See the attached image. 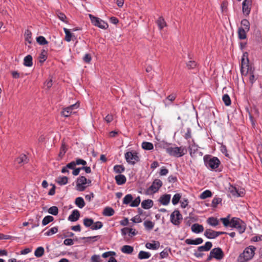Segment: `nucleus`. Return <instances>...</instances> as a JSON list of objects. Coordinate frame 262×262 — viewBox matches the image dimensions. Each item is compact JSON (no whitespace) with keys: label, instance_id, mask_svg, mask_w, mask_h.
<instances>
[{"label":"nucleus","instance_id":"1","mask_svg":"<svg viewBox=\"0 0 262 262\" xmlns=\"http://www.w3.org/2000/svg\"><path fill=\"white\" fill-rule=\"evenodd\" d=\"M226 228H232L236 229H246L245 223L238 217H232L228 215L226 217L221 218L220 220Z\"/></svg>","mask_w":262,"mask_h":262},{"label":"nucleus","instance_id":"2","mask_svg":"<svg viewBox=\"0 0 262 262\" xmlns=\"http://www.w3.org/2000/svg\"><path fill=\"white\" fill-rule=\"evenodd\" d=\"M205 166L211 170H217V168L221 164V161L218 158L210 155H206L203 157Z\"/></svg>","mask_w":262,"mask_h":262},{"label":"nucleus","instance_id":"3","mask_svg":"<svg viewBox=\"0 0 262 262\" xmlns=\"http://www.w3.org/2000/svg\"><path fill=\"white\" fill-rule=\"evenodd\" d=\"M255 249V247L252 246L246 248L239 255L237 259L238 262H246L251 259L254 256Z\"/></svg>","mask_w":262,"mask_h":262},{"label":"nucleus","instance_id":"4","mask_svg":"<svg viewBox=\"0 0 262 262\" xmlns=\"http://www.w3.org/2000/svg\"><path fill=\"white\" fill-rule=\"evenodd\" d=\"M166 152L171 156L181 157L187 152L186 149L182 147H169L166 148Z\"/></svg>","mask_w":262,"mask_h":262},{"label":"nucleus","instance_id":"5","mask_svg":"<svg viewBox=\"0 0 262 262\" xmlns=\"http://www.w3.org/2000/svg\"><path fill=\"white\" fill-rule=\"evenodd\" d=\"M125 159L126 162L132 165H135L140 161V157L138 153L136 151H127L125 154Z\"/></svg>","mask_w":262,"mask_h":262},{"label":"nucleus","instance_id":"6","mask_svg":"<svg viewBox=\"0 0 262 262\" xmlns=\"http://www.w3.org/2000/svg\"><path fill=\"white\" fill-rule=\"evenodd\" d=\"M89 16L91 19V23L95 26L103 29H106L108 27L107 23L99 17L94 16L91 14H89Z\"/></svg>","mask_w":262,"mask_h":262},{"label":"nucleus","instance_id":"7","mask_svg":"<svg viewBox=\"0 0 262 262\" xmlns=\"http://www.w3.org/2000/svg\"><path fill=\"white\" fill-rule=\"evenodd\" d=\"M83 224L86 228L91 227V229H99L103 226L102 222L98 221L94 223L93 219L89 218L84 219Z\"/></svg>","mask_w":262,"mask_h":262},{"label":"nucleus","instance_id":"8","mask_svg":"<svg viewBox=\"0 0 262 262\" xmlns=\"http://www.w3.org/2000/svg\"><path fill=\"white\" fill-rule=\"evenodd\" d=\"M224 257V253L222 250L220 248H214L210 252L207 257V260L210 261L212 258H215L217 260L222 259Z\"/></svg>","mask_w":262,"mask_h":262},{"label":"nucleus","instance_id":"9","mask_svg":"<svg viewBox=\"0 0 262 262\" xmlns=\"http://www.w3.org/2000/svg\"><path fill=\"white\" fill-rule=\"evenodd\" d=\"M195 219L193 217H187L184 220L186 227L191 226V229H204L202 225L194 223Z\"/></svg>","mask_w":262,"mask_h":262},{"label":"nucleus","instance_id":"10","mask_svg":"<svg viewBox=\"0 0 262 262\" xmlns=\"http://www.w3.org/2000/svg\"><path fill=\"white\" fill-rule=\"evenodd\" d=\"M249 59L248 58V53L245 52L243 54L242 60H241V72L242 75L244 74V72L248 69L253 68L249 64Z\"/></svg>","mask_w":262,"mask_h":262},{"label":"nucleus","instance_id":"11","mask_svg":"<svg viewBox=\"0 0 262 262\" xmlns=\"http://www.w3.org/2000/svg\"><path fill=\"white\" fill-rule=\"evenodd\" d=\"M87 179L84 176H80L76 180V190L79 191H84L86 188Z\"/></svg>","mask_w":262,"mask_h":262},{"label":"nucleus","instance_id":"12","mask_svg":"<svg viewBox=\"0 0 262 262\" xmlns=\"http://www.w3.org/2000/svg\"><path fill=\"white\" fill-rule=\"evenodd\" d=\"M182 220V216L180 211L175 210L170 215L171 222L174 225H178Z\"/></svg>","mask_w":262,"mask_h":262},{"label":"nucleus","instance_id":"13","mask_svg":"<svg viewBox=\"0 0 262 262\" xmlns=\"http://www.w3.org/2000/svg\"><path fill=\"white\" fill-rule=\"evenodd\" d=\"M138 233L137 230H121V234L124 239L126 241H129L135 235Z\"/></svg>","mask_w":262,"mask_h":262},{"label":"nucleus","instance_id":"14","mask_svg":"<svg viewBox=\"0 0 262 262\" xmlns=\"http://www.w3.org/2000/svg\"><path fill=\"white\" fill-rule=\"evenodd\" d=\"M79 107V104L77 103L71 105L70 106L64 108L63 109V111L61 112V114L62 116L66 117H68L70 116L72 113V111L77 108Z\"/></svg>","mask_w":262,"mask_h":262},{"label":"nucleus","instance_id":"15","mask_svg":"<svg viewBox=\"0 0 262 262\" xmlns=\"http://www.w3.org/2000/svg\"><path fill=\"white\" fill-rule=\"evenodd\" d=\"M162 186V182L159 179H156L152 182L151 185L147 189L148 192L151 191L154 193L157 192Z\"/></svg>","mask_w":262,"mask_h":262},{"label":"nucleus","instance_id":"16","mask_svg":"<svg viewBox=\"0 0 262 262\" xmlns=\"http://www.w3.org/2000/svg\"><path fill=\"white\" fill-rule=\"evenodd\" d=\"M226 233L224 232H215L214 230H205L204 235L208 238H214L220 235Z\"/></svg>","mask_w":262,"mask_h":262},{"label":"nucleus","instance_id":"17","mask_svg":"<svg viewBox=\"0 0 262 262\" xmlns=\"http://www.w3.org/2000/svg\"><path fill=\"white\" fill-rule=\"evenodd\" d=\"M251 3V0H244L242 3V10L244 14L249 15L250 10V5Z\"/></svg>","mask_w":262,"mask_h":262},{"label":"nucleus","instance_id":"18","mask_svg":"<svg viewBox=\"0 0 262 262\" xmlns=\"http://www.w3.org/2000/svg\"><path fill=\"white\" fill-rule=\"evenodd\" d=\"M160 244L158 241H152V243H146L145 247L148 249L156 250L160 247Z\"/></svg>","mask_w":262,"mask_h":262},{"label":"nucleus","instance_id":"19","mask_svg":"<svg viewBox=\"0 0 262 262\" xmlns=\"http://www.w3.org/2000/svg\"><path fill=\"white\" fill-rule=\"evenodd\" d=\"M170 194H165L160 197L159 201L163 205H167L170 202Z\"/></svg>","mask_w":262,"mask_h":262},{"label":"nucleus","instance_id":"20","mask_svg":"<svg viewBox=\"0 0 262 262\" xmlns=\"http://www.w3.org/2000/svg\"><path fill=\"white\" fill-rule=\"evenodd\" d=\"M254 68H250L246 70L245 73L244 74L246 75L248 73H249V80L251 85H252L255 82L256 79L254 75Z\"/></svg>","mask_w":262,"mask_h":262},{"label":"nucleus","instance_id":"21","mask_svg":"<svg viewBox=\"0 0 262 262\" xmlns=\"http://www.w3.org/2000/svg\"><path fill=\"white\" fill-rule=\"evenodd\" d=\"M80 216L79 211L77 210H74L72 213L69 216L68 219L72 222H75L78 220Z\"/></svg>","mask_w":262,"mask_h":262},{"label":"nucleus","instance_id":"22","mask_svg":"<svg viewBox=\"0 0 262 262\" xmlns=\"http://www.w3.org/2000/svg\"><path fill=\"white\" fill-rule=\"evenodd\" d=\"M115 179L116 180V183L118 185H123L125 184L126 181V178L125 176L121 174L116 176Z\"/></svg>","mask_w":262,"mask_h":262},{"label":"nucleus","instance_id":"23","mask_svg":"<svg viewBox=\"0 0 262 262\" xmlns=\"http://www.w3.org/2000/svg\"><path fill=\"white\" fill-rule=\"evenodd\" d=\"M154 205V202L151 200H145L141 203V206L145 209H149Z\"/></svg>","mask_w":262,"mask_h":262},{"label":"nucleus","instance_id":"24","mask_svg":"<svg viewBox=\"0 0 262 262\" xmlns=\"http://www.w3.org/2000/svg\"><path fill=\"white\" fill-rule=\"evenodd\" d=\"M203 239L202 238H200V237L196 238L195 239H192L188 238V239H186L185 240V243L187 244H188V245H199L200 244H202L203 243Z\"/></svg>","mask_w":262,"mask_h":262},{"label":"nucleus","instance_id":"25","mask_svg":"<svg viewBox=\"0 0 262 262\" xmlns=\"http://www.w3.org/2000/svg\"><path fill=\"white\" fill-rule=\"evenodd\" d=\"M212 246L210 242H207L204 246L199 247L198 250L199 252L208 251L211 248Z\"/></svg>","mask_w":262,"mask_h":262},{"label":"nucleus","instance_id":"26","mask_svg":"<svg viewBox=\"0 0 262 262\" xmlns=\"http://www.w3.org/2000/svg\"><path fill=\"white\" fill-rule=\"evenodd\" d=\"M55 182L59 185H64L68 182V178L66 176H59L55 180Z\"/></svg>","mask_w":262,"mask_h":262},{"label":"nucleus","instance_id":"27","mask_svg":"<svg viewBox=\"0 0 262 262\" xmlns=\"http://www.w3.org/2000/svg\"><path fill=\"white\" fill-rule=\"evenodd\" d=\"M24 64L28 67H31L32 66V57L31 55H28L24 58Z\"/></svg>","mask_w":262,"mask_h":262},{"label":"nucleus","instance_id":"28","mask_svg":"<svg viewBox=\"0 0 262 262\" xmlns=\"http://www.w3.org/2000/svg\"><path fill=\"white\" fill-rule=\"evenodd\" d=\"M151 256V254L148 252L140 251L138 254V257L140 259H148Z\"/></svg>","mask_w":262,"mask_h":262},{"label":"nucleus","instance_id":"29","mask_svg":"<svg viewBox=\"0 0 262 262\" xmlns=\"http://www.w3.org/2000/svg\"><path fill=\"white\" fill-rule=\"evenodd\" d=\"M207 223L212 227H216L219 224V220L214 217H210L207 220Z\"/></svg>","mask_w":262,"mask_h":262},{"label":"nucleus","instance_id":"30","mask_svg":"<svg viewBox=\"0 0 262 262\" xmlns=\"http://www.w3.org/2000/svg\"><path fill=\"white\" fill-rule=\"evenodd\" d=\"M15 161L19 164H24L28 162V159L26 155L22 154L20 156L16 159Z\"/></svg>","mask_w":262,"mask_h":262},{"label":"nucleus","instance_id":"31","mask_svg":"<svg viewBox=\"0 0 262 262\" xmlns=\"http://www.w3.org/2000/svg\"><path fill=\"white\" fill-rule=\"evenodd\" d=\"M100 238V235H95L89 237H84L82 239L84 240L85 242L91 243L98 241Z\"/></svg>","mask_w":262,"mask_h":262},{"label":"nucleus","instance_id":"32","mask_svg":"<svg viewBox=\"0 0 262 262\" xmlns=\"http://www.w3.org/2000/svg\"><path fill=\"white\" fill-rule=\"evenodd\" d=\"M157 24L158 25L159 29L161 30L164 27L166 26V23L162 16H160L159 17V18L157 20Z\"/></svg>","mask_w":262,"mask_h":262},{"label":"nucleus","instance_id":"33","mask_svg":"<svg viewBox=\"0 0 262 262\" xmlns=\"http://www.w3.org/2000/svg\"><path fill=\"white\" fill-rule=\"evenodd\" d=\"M134 251L133 247L129 245L123 246L121 248L122 252L125 254H131Z\"/></svg>","mask_w":262,"mask_h":262},{"label":"nucleus","instance_id":"34","mask_svg":"<svg viewBox=\"0 0 262 262\" xmlns=\"http://www.w3.org/2000/svg\"><path fill=\"white\" fill-rule=\"evenodd\" d=\"M115 213L114 210L110 207H105L103 211V214L104 216H111L114 215Z\"/></svg>","mask_w":262,"mask_h":262},{"label":"nucleus","instance_id":"35","mask_svg":"<svg viewBox=\"0 0 262 262\" xmlns=\"http://www.w3.org/2000/svg\"><path fill=\"white\" fill-rule=\"evenodd\" d=\"M248 31H246L242 28H239L238 29V37L240 39H245L247 38L246 33Z\"/></svg>","mask_w":262,"mask_h":262},{"label":"nucleus","instance_id":"36","mask_svg":"<svg viewBox=\"0 0 262 262\" xmlns=\"http://www.w3.org/2000/svg\"><path fill=\"white\" fill-rule=\"evenodd\" d=\"M176 96L174 94L168 95L166 98L164 100V103L165 105H169L173 100H175Z\"/></svg>","mask_w":262,"mask_h":262},{"label":"nucleus","instance_id":"37","mask_svg":"<svg viewBox=\"0 0 262 262\" xmlns=\"http://www.w3.org/2000/svg\"><path fill=\"white\" fill-rule=\"evenodd\" d=\"M75 204L80 208H82L85 205L84 201L82 197L77 198L75 200Z\"/></svg>","mask_w":262,"mask_h":262},{"label":"nucleus","instance_id":"38","mask_svg":"<svg viewBox=\"0 0 262 262\" xmlns=\"http://www.w3.org/2000/svg\"><path fill=\"white\" fill-rule=\"evenodd\" d=\"M198 148V146L193 142L192 144L189 145V150L191 156H192V155L194 154L197 151Z\"/></svg>","mask_w":262,"mask_h":262},{"label":"nucleus","instance_id":"39","mask_svg":"<svg viewBox=\"0 0 262 262\" xmlns=\"http://www.w3.org/2000/svg\"><path fill=\"white\" fill-rule=\"evenodd\" d=\"M45 253V249L42 247H38L34 252V255L37 257H41Z\"/></svg>","mask_w":262,"mask_h":262},{"label":"nucleus","instance_id":"40","mask_svg":"<svg viewBox=\"0 0 262 262\" xmlns=\"http://www.w3.org/2000/svg\"><path fill=\"white\" fill-rule=\"evenodd\" d=\"M114 171L117 173H121L125 171V167L122 165H116L113 168Z\"/></svg>","mask_w":262,"mask_h":262},{"label":"nucleus","instance_id":"41","mask_svg":"<svg viewBox=\"0 0 262 262\" xmlns=\"http://www.w3.org/2000/svg\"><path fill=\"white\" fill-rule=\"evenodd\" d=\"M241 25L242 27L241 28H243L246 31H249L250 30V23L247 19H244L241 21Z\"/></svg>","mask_w":262,"mask_h":262},{"label":"nucleus","instance_id":"42","mask_svg":"<svg viewBox=\"0 0 262 262\" xmlns=\"http://www.w3.org/2000/svg\"><path fill=\"white\" fill-rule=\"evenodd\" d=\"M142 147L145 150H150L154 148V145L151 142L145 141L142 142Z\"/></svg>","mask_w":262,"mask_h":262},{"label":"nucleus","instance_id":"43","mask_svg":"<svg viewBox=\"0 0 262 262\" xmlns=\"http://www.w3.org/2000/svg\"><path fill=\"white\" fill-rule=\"evenodd\" d=\"M121 225L123 226L128 225L129 227H124L122 229H133V225H132L131 222H129L128 219L127 218L124 219V220L120 221Z\"/></svg>","mask_w":262,"mask_h":262},{"label":"nucleus","instance_id":"44","mask_svg":"<svg viewBox=\"0 0 262 262\" xmlns=\"http://www.w3.org/2000/svg\"><path fill=\"white\" fill-rule=\"evenodd\" d=\"M32 33L31 31L29 30H26L25 32V40L27 41L29 43H31L32 42Z\"/></svg>","mask_w":262,"mask_h":262},{"label":"nucleus","instance_id":"45","mask_svg":"<svg viewBox=\"0 0 262 262\" xmlns=\"http://www.w3.org/2000/svg\"><path fill=\"white\" fill-rule=\"evenodd\" d=\"M54 220V218L51 215H47L45 216L43 219L42 221V224L43 226H45L50 223L51 222L53 221Z\"/></svg>","mask_w":262,"mask_h":262},{"label":"nucleus","instance_id":"46","mask_svg":"<svg viewBox=\"0 0 262 262\" xmlns=\"http://www.w3.org/2000/svg\"><path fill=\"white\" fill-rule=\"evenodd\" d=\"M36 41L40 45H45L48 43L46 39L42 36L37 37L36 38Z\"/></svg>","mask_w":262,"mask_h":262},{"label":"nucleus","instance_id":"47","mask_svg":"<svg viewBox=\"0 0 262 262\" xmlns=\"http://www.w3.org/2000/svg\"><path fill=\"white\" fill-rule=\"evenodd\" d=\"M133 199V196L130 194L126 195L123 200V204H128L131 203Z\"/></svg>","mask_w":262,"mask_h":262},{"label":"nucleus","instance_id":"48","mask_svg":"<svg viewBox=\"0 0 262 262\" xmlns=\"http://www.w3.org/2000/svg\"><path fill=\"white\" fill-rule=\"evenodd\" d=\"M63 30L66 34L65 40L68 42L70 41L72 37V34L70 32L69 30L67 28H64Z\"/></svg>","mask_w":262,"mask_h":262},{"label":"nucleus","instance_id":"49","mask_svg":"<svg viewBox=\"0 0 262 262\" xmlns=\"http://www.w3.org/2000/svg\"><path fill=\"white\" fill-rule=\"evenodd\" d=\"M222 100L226 106H229L231 104V99L228 94H225L223 96Z\"/></svg>","mask_w":262,"mask_h":262},{"label":"nucleus","instance_id":"50","mask_svg":"<svg viewBox=\"0 0 262 262\" xmlns=\"http://www.w3.org/2000/svg\"><path fill=\"white\" fill-rule=\"evenodd\" d=\"M211 195V192L209 190H206L201 194L200 198L201 199H205L208 197H210Z\"/></svg>","mask_w":262,"mask_h":262},{"label":"nucleus","instance_id":"51","mask_svg":"<svg viewBox=\"0 0 262 262\" xmlns=\"http://www.w3.org/2000/svg\"><path fill=\"white\" fill-rule=\"evenodd\" d=\"M181 198V195L180 193L175 194L172 199V203L173 205H177L180 201Z\"/></svg>","mask_w":262,"mask_h":262},{"label":"nucleus","instance_id":"52","mask_svg":"<svg viewBox=\"0 0 262 262\" xmlns=\"http://www.w3.org/2000/svg\"><path fill=\"white\" fill-rule=\"evenodd\" d=\"M170 252V249L165 248L160 253V258H166L168 256L169 252Z\"/></svg>","mask_w":262,"mask_h":262},{"label":"nucleus","instance_id":"53","mask_svg":"<svg viewBox=\"0 0 262 262\" xmlns=\"http://www.w3.org/2000/svg\"><path fill=\"white\" fill-rule=\"evenodd\" d=\"M58 230H48L45 232L43 233L44 230H43L40 233V236L41 237L42 236H51L53 235L54 234L57 233V231Z\"/></svg>","mask_w":262,"mask_h":262},{"label":"nucleus","instance_id":"54","mask_svg":"<svg viewBox=\"0 0 262 262\" xmlns=\"http://www.w3.org/2000/svg\"><path fill=\"white\" fill-rule=\"evenodd\" d=\"M48 212L52 215H56L58 213V209L56 206L51 207L48 210Z\"/></svg>","mask_w":262,"mask_h":262},{"label":"nucleus","instance_id":"55","mask_svg":"<svg viewBox=\"0 0 262 262\" xmlns=\"http://www.w3.org/2000/svg\"><path fill=\"white\" fill-rule=\"evenodd\" d=\"M221 202L222 199L221 198H214L212 201L211 206L213 208H215L219 203H221Z\"/></svg>","mask_w":262,"mask_h":262},{"label":"nucleus","instance_id":"56","mask_svg":"<svg viewBox=\"0 0 262 262\" xmlns=\"http://www.w3.org/2000/svg\"><path fill=\"white\" fill-rule=\"evenodd\" d=\"M140 196H138L134 200H132L130 206L131 207H137L139 206L140 203Z\"/></svg>","mask_w":262,"mask_h":262},{"label":"nucleus","instance_id":"57","mask_svg":"<svg viewBox=\"0 0 262 262\" xmlns=\"http://www.w3.org/2000/svg\"><path fill=\"white\" fill-rule=\"evenodd\" d=\"M46 52L43 50L39 55V62L41 63L43 62L47 58L46 56Z\"/></svg>","mask_w":262,"mask_h":262},{"label":"nucleus","instance_id":"58","mask_svg":"<svg viewBox=\"0 0 262 262\" xmlns=\"http://www.w3.org/2000/svg\"><path fill=\"white\" fill-rule=\"evenodd\" d=\"M144 225L145 227L147 229H152L154 227V224L151 221H145L144 222Z\"/></svg>","mask_w":262,"mask_h":262},{"label":"nucleus","instance_id":"59","mask_svg":"<svg viewBox=\"0 0 262 262\" xmlns=\"http://www.w3.org/2000/svg\"><path fill=\"white\" fill-rule=\"evenodd\" d=\"M67 151V148L64 144H62L61 147L60 152L59 153V157H60V158H62L63 156L64 155L65 153Z\"/></svg>","mask_w":262,"mask_h":262},{"label":"nucleus","instance_id":"60","mask_svg":"<svg viewBox=\"0 0 262 262\" xmlns=\"http://www.w3.org/2000/svg\"><path fill=\"white\" fill-rule=\"evenodd\" d=\"M131 224L134 225V223H139L142 222V219L139 215H136L131 219Z\"/></svg>","mask_w":262,"mask_h":262},{"label":"nucleus","instance_id":"61","mask_svg":"<svg viewBox=\"0 0 262 262\" xmlns=\"http://www.w3.org/2000/svg\"><path fill=\"white\" fill-rule=\"evenodd\" d=\"M186 64L188 69H193L196 66V62L193 60H190Z\"/></svg>","mask_w":262,"mask_h":262},{"label":"nucleus","instance_id":"62","mask_svg":"<svg viewBox=\"0 0 262 262\" xmlns=\"http://www.w3.org/2000/svg\"><path fill=\"white\" fill-rule=\"evenodd\" d=\"M116 255V253L114 251H108L104 252L102 254V256L103 258H106L109 256L112 257L114 255Z\"/></svg>","mask_w":262,"mask_h":262},{"label":"nucleus","instance_id":"63","mask_svg":"<svg viewBox=\"0 0 262 262\" xmlns=\"http://www.w3.org/2000/svg\"><path fill=\"white\" fill-rule=\"evenodd\" d=\"M15 237L11 236L10 235H6L3 233H0V240L1 239H14Z\"/></svg>","mask_w":262,"mask_h":262},{"label":"nucleus","instance_id":"64","mask_svg":"<svg viewBox=\"0 0 262 262\" xmlns=\"http://www.w3.org/2000/svg\"><path fill=\"white\" fill-rule=\"evenodd\" d=\"M92 60L91 56L90 54H86L83 57V60L86 63H90Z\"/></svg>","mask_w":262,"mask_h":262}]
</instances>
